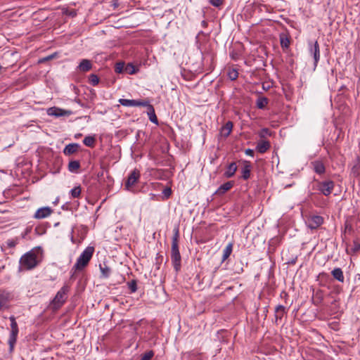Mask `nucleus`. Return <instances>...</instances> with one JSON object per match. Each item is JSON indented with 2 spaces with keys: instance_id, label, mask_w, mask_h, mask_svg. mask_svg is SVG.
<instances>
[{
  "instance_id": "1a4fd4ad",
  "label": "nucleus",
  "mask_w": 360,
  "mask_h": 360,
  "mask_svg": "<svg viewBox=\"0 0 360 360\" xmlns=\"http://www.w3.org/2000/svg\"><path fill=\"white\" fill-rule=\"evenodd\" d=\"M46 112L48 115L56 117L69 116L72 114L71 110H67L57 107H51L48 108Z\"/></svg>"
},
{
  "instance_id": "7ed1b4c3",
  "label": "nucleus",
  "mask_w": 360,
  "mask_h": 360,
  "mask_svg": "<svg viewBox=\"0 0 360 360\" xmlns=\"http://www.w3.org/2000/svg\"><path fill=\"white\" fill-rule=\"evenodd\" d=\"M94 252V248L92 246L86 247L77 259L73 269L75 271L83 270L89 264Z\"/></svg>"
},
{
  "instance_id": "b1692460",
  "label": "nucleus",
  "mask_w": 360,
  "mask_h": 360,
  "mask_svg": "<svg viewBox=\"0 0 360 360\" xmlns=\"http://www.w3.org/2000/svg\"><path fill=\"white\" fill-rule=\"evenodd\" d=\"M80 167L79 162L77 160H72L69 162L68 169L71 172H77Z\"/></svg>"
},
{
  "instance_id": "423d86ee",
  "label": "nucleus",
  "mask_w": 360,
  "mask_h": 360,
  "mask_svg": "<svg viewBox=\"0 0 360 360\" xmlns=\"http://www.w3.org/2000/svg\"><path fill=\"white\" fill-rule=\"evenodd\" d=\"M309 51L314 58V69L320 60V48L317 41L309 43Z\"/></svg>"
},
{
  "instance_id": "dca6fc26",
  "label": "nucleus",
  "mask_w": 360,
  "mask_h": 360,
  "mask_svg": "<svg viewBox=\"0 0 360 360\" xmlns=\"http://www.w3.org/2000/svg\"><path fill=\"white\" fill-rule=\"evenodd\" d=\"M144 107H147L148 109V115L149 120L151 122L158 124V118L155 115L154 108L152 105L150 104V102L148 101V105H145Z\"/></svg>"
},
{
  "instance_id": "ddd939ff",
  "label": "nucleus",
  "mask_w": 360,
  "mask_h": 360,
  "mask_svg": "<svg viewBox=\"0 0 360 360\" xmlns=\"http://www.w3.org/2000/svg\"><path fill=\"white\" fill-rule=\"evenodd\" d=\"M233 129V123L231 121H228L221 129L220 136L224 138L228 137Z\"/></svg>"
},
{
  "instance_id": "ea45409f",
  "label": "nucleus",
  "mask_w": 360,
  "mask_h": 360,
  "mask_svg": "<svg viewBox=\"0 0 360 360\" xmlns=\"http://www.w3.org/2000/svg\"><path fill=\"white\" fill-rule=\"evenodd\" d=\"M245 155H248V156H250V157H253L254 156V150L252 149H250V148H248L245 150Z\"/></svg>"
},
{
  "instance_id": "39448f33",
  "label": "nucleus",
  "mask_w": 360,
  "mask_h": 360,
  "mask_svg": "<svg viewBox=\"0 0 360 360\" xmlns=\"http://www.w3.org/2000/svg\"><path fill=\"white\" fill-rule=\"evenodd\" d=\"M69 291L68 285H63L56 293L52 303L55 308H59L67 299V293Z\"/></svg>"
},
{
  "instance_id": "2f4dec72",
  "label": "nucleus",
  "mask_w": 360,
  "mask_h": 360,
  "mask_svg": "<svg viewBox=\"0 0 360 360\" xmlns=\"http://www.w3.org/2000/svg\"><path fill=\"white\" fill-rule=\"evenodd\" d=\"M238 72L235 70H232L229 72V77L231 80H234L238 77Z\"/></svg>"
},
{
  "instance_id": "f8f14e48",
  "label": "nucleus",
  "mask_w": 360,
  "mask_h": 360,
  "mask_svg": "<svg viewBox=\"0 0 360 360\" xmlns=\"http://www.w3.org/2000/svg\"><path fill=\"white\" fill-rule=\"evenodd\" d=\"M51 212L52 210L49 207H41L36 211L34 218L44 219L51 215Z\"/></svg>"
},
{
  "instance_id": "4be33fe9",
  "label": "nucleus",
  "mask_w": 360,
  "mask_h": 360,
  "mask_svg": "<svg viewBox=\"0 0 360 360\" xmlns=\"http://www.w3.org/2000/svg\"><path fill=\"white\" fill-rule=\"evenodd\" d=\"M79 69L80 71L82 72H87L91 68V62L89 60L83 59L79 66Z\"/></svg>"
},
{
  "instance_id": "c756f323",
  "label": "nucleus",
  "mask_w": 360,
  "mask_h": 360,
  "mask_svg": "<svg viewBox=\"0 0 360 360\" xmlns=\"http://www.w3.org/2000/svg\"><path fill=\"white\" fill-rule=\"evenodd\" d=\"M281 45L282 48L287 49L290 45V40L288 37H281Z\"/></svg>"
},
{
  "instance_id": "f257e3e1",
  "label": "nucleus",
  "mask_w": 360,
  "mask_h": 360,
  "mask_svg": "<svg viewBox=\"0 0 360 360\" xmlns=\"http://www.w3.org/2000/svg\"><path fill=\"white\" fill-rule=\"evenodd\" d=\"M40 262L39 255L34 250H31L22 255L20 259V268L23 270L34 269Z\"/></svg>"
},
{
  "instance_id": "473e14b6",
  "label": "nucleus",
  "mask_w": 360,
  "mask_h": 360,
  "mask_svg": "<svg viewBox=\"0 0 360 360\" xmlns=\"http://www.w3.org/2000/svg\"><path fill=\"white\" fill-rule=\"evenodd\" d=\"M259 136H260L261 138H263V137H264L266 135H269V136H270V135H271V134H270V132H269V130L267 128H264V129H262L260 131V132H259Z\"/></svg>"
},
{
  "instance_id": "72a5a7b5",
  "label": "nucleus",
  "mask_w": 360,
  "mask_h": 360,
  "mask_svg": "<svg viewBox=\"0 0 360 360\" xmlns=\"http://www.w3.org/2000/svg\"><path fill=\"white\" fill-rule=\"evenodd\" d=\"M153 356V352L152 351H150L143 354L141 360H150Z\"/></svg>"
},
{
  "instance_id": "20e7f679",
  "label": "nucleus",
  "mask_w": 360,
  "mask_h": 360,
  "mask_svg": "<svg viewBox=\"0 0 360 360\" xmlns=\"http://www.w3.org/2000/svg\"><path fill=\"white\" fill-rule=\"evenodd\" d=\"M10 321L11 330L8 338V345L10 347V352H12L17 341L18 327L17 322L15 321V319L13 316L10 317Z\"/></svg>"
},
{
  "instance_id": "e433bc0d",
  "label": "nucleus",
  "mask_w": 360,
  "mask_h": 360,
  "mask_svg": "<svg viewBox=\"0 0 360 360\" xmlns=\"http://www.w3.org/2000/svg\"><path fill=\"white\" fill-rule=\"evenodd\" d=\"M123 68H124V63H117V65L115 66V72L117 73H121L122 72Z\"/></svg>"
},
{
  "instance_id": "f03ea898",
  "label": "nucleus",
  "mask_w": 360,
  "mask_h": 360,
  "mask_svg": "<svg viewBox=\"0 0 360 360\" xmlns=\"http://www.w3.org/2000/svg\"><path fill=\"white\" fill-rule=\"evenodd\" d=\"M179 230L176 229L175 234L172 238L171 247V259L176 271L181 268V257L179 250L178 245Z\"/></svg>"
},
{
  "instance_id": "bb28decb",
  "label": "nucleus",
  "mask_w": 360,
  "mask_h": 360,
  "mask_svg": "<svg viewBox=\"0 0 360 360\" xmlns=\"http://www.w3.org/2000/svg\"><path fill=\"white\" fill-rule=\"evenodd\" d=\"M77 144H69L65 146L64 149V153L65 154H71L75 153L77 150Z\"/></svg>"
},
{
  "instance_id": "5701e85b",
  "label": "nucleus",
  "mask_w": 360,
  "mask_h": 360,
  "mask_svg": "<svg viewBox=\"0 0 360 360\" xmlns=\"http://www.w3.org/2000/svg\"><path fill=\"white\" fill-rule=\"evenodd\" d=\"M232 250V243H229L223 250L222 261H225L231 255Z\"/></svg>"
},
{
  "instance_id": "a211bd4d",
  "label": "nucleus",
  "mask_w": 360,
  "mask_h": 360,
  "mask_svg": "<svg viewBox=\"0 0 360 360\" xmlns=\"http://www.w3.org/2000/svg\"><path fill=\"white\" fill-rule=\"evenodd\" d=\"M314 170L316 173L321 174L325 172V166L321 161H314L312 162Z\"/></svg>"
},
{
  "instance_id": "6e6552de",
  "label": "nucleus",
  "mask_w": 360,
  "mask_h": 360,
  "mask_svg": "<svg viewBox=\"0 0 360 360\" xmlns=\"http://www.w3.org/2000/svg\"><path fill=\"white\" fill-rule=\"evenodd\" d=\"M119 103L125 107H139L148 105V101L120 98Z\"/></svg>"
},
{
  "instance_id": "a878e982",
  "label": "nucleus",
  "mask_w": 360,
  "mask_h": 360,
  "mask_svg": "<svg viewBox=\"0 0 360 360\" xmlns=\"http://www.w3.org/2000/svg\"><path fill=\"white\" fill-rule=\"evenodd\" d=\"M83 143L86 146L93 147L95 143V138L92 136H87L84 139Z\"/></svg>"
},
{
  "instance_id": "393cba45",
  "label": "nucleus",
  "mask_w": 360,
  "mask_h": 360,
  "mask_svg": "<svg viewBox=\"0 0 360 360\" xmlns=\"http://www.w3.org/2000/svg\"><path fill=\"white\" fill-rule=\"evenodd\" d=\"M268 103V100L265 97H260L257 100V107L259 109H263Z\"/></svg>"
},
{
  "instance_id": "f704fd0d",
  "label": "nucleus",
  "mask_w": 360,
  "mask_h": 360,
  "mask_svg": "<svg viewBox=\"0 0 360 360\" xmlns=\"http://www.w3.org/2000/svg\"><path fill=\"white\" fill-rule=\"evenodd\" d=\"M129 288L130 289L131 292H136L137 290L136 283L134 281L129 283Z\"/></svg>"
},
{
  "instance_id": "58836bf2",
  "label": "nucleus",
  "mask_w": 360,
  "mask_h": 360,
  "mask_svg": "<svg viewBox=\"0 0 360 360\" xmlns=\"http://www.w3.org/2000/svg\"><path fill=\"white\" fill-rule=\"evenodd\" d=\"M171 193H172V191L169 188H167L164 189V191H163V194L165 195V196L166 198H169L170 196Z\"/></svg>"
},
{
  "instance_id": "9b49d317",
  "label": "nucleus",
  "mask_w": 360,
  "mask_h": 360,
  "mask_svg": "<svg viewBox=\"0 0 360 360\" xmlns=\"http://www.w3.org/2000/svg\"><path fill=\"white\" fill-rule=\"evenodd\" d=\"M334 188L332 181H326L320 184L319 190L324 195H329Z\"/></svg>"
},
{
  "instance_id": "2eb2a0df",
  "label": "nucleus",
  "mask_w": 360,
  "mask_h": 360,
  "mask_svg": "<svg viewBox=\"0 0 360 360\" xmlns=\"http://www.w3.org/2000/svg\"><path fill=\"white\" fill-rule=\"evenodd\" d=\"M270 148V143L267 141H261L257 143L256 150L259 153H264Z\"/></svg>"
},
{
  "instance_id": "412c9836",
  "label": "nucleus",
  "mask_w": 360,
  "mask_h": 360,
  "mask_svg": "<svg viewBox=\"0 0 360 360\" xmlns=\"http://www.w3.org/2000/svg\"><path fill=\"white\" fill-rule=\"evenodd\" d=\"M333 276L340 282H343L345 277L340 268H335L331 272Z\"/></svg>"
},
{
  "instance_id": "7c9ffc66",
  "label": "nucleus",
  "mask_w": 360,
  "mask_h": 360,
  "mask_svg": "<svg viewBox=\"0 0 360 360\" xmlns=\"http://www.w3.org/2000/svg\"><path fill=\"white\" fill-rule=\"evenodd\" d=\"M89 82L93 86H96L99 82V79L96 75H91Z\"/></svg>"
},
{
  "instance_id": "c9c22d12",
  "label": "nucleus",
  "mask_w": 360,
  "mask_h": 360,
  "mask_svg": "<svg viewBox=\"0 0 360 360\" xmlns=\"http://www.w3.org/2000/svg\"><path fill=\"white\" fill-rule=\"evenodd\" d=\"M360 250V244L357 241H354L353 243V247L352 248V252H356Z\"/></svg>"
},
{
  "instance_id": "f3484780",
  "label": "nucleus",
  "mask_w": 360,
  "mask_h": 360,
  "mask_svg": "<svg viewBox=\"0 0 360 360\" xmlns=\"http://www.w3.org/2000/svg\"><path fill=\"white\" fill-rule=\"evenodd\" d=\"M237 170V165L235 162H231L229 164V165L227 167L226 170L224 173V176L226 178H230L233 176L236 172Z\"/></svg>"
},
{
  "instance_id": "9d476101",
  "label": "nucleus",
  "mask_w": 360,
  "mask_h": 360,
  "mask_svg": "<svg viewBox=\"0 0 360 360\" xmlns=\"http://www.w3.org/2000/svg\"><path fill=\"white\" fill-rule=\"evenodd\" d=\"M323 222L322 217L319 215L310 216L307 220V226L311 229H316Z\"/></svg>"
},
{
  "instance_id": "cd10ccee",
  "label": "nucleus",
  "mask_w": 360,
  "mask_h": 360,
  "mask_svg": "<svg viewBox=\"0 0 360 360\" xmlns=\"http://www.w3.org/2000/svg\"><path fill=\"white\" fill-rule=\"evenodd\" d=\"M70 195L72 198H78L80 195L81 193V188L80 186H76L70 190Z\"/></svg>"
},
{
  "instance_id": "4c0bfd02",
  "label": "nucleus",
  "mask_w": 360,
  "mask_h": 360,
  "mask_svg": "<svg viewBox=\"0 0 360 360\" xmlns=\"http://www.w3.org/2000/svg\"><path fill=\"white\" fill-rule=\"evenodd\" d=\"M210 3L214 6H216V7H218L220 5L222 4L223 3V0H210Z\"/></svg>"
},
{
  "instance_id": "aec40b11",
  "label": "nucleus",
  "mask_w": 360,
  "mask_h": 360,
  "mask_svg": "<svg viewBox=\"0 0 360 360\" xmlns=\"http://www.w3.org/2000/svg\"><path fill=\"white\" fill-rule=\"evenodd\" d=\"M233 186V183L231 181H228L222 185H221L216 191V193L219 195H223L227 191H229Z\"/></svg>"
},
{
  "instance_id": "4468645a",
  "label": "nucleus",
  "mask_w": 360,
  "mask_h": 360,
  "mask_svg": "<svg viewBox=\"0 0 360 360\" xmlns=\"http://www.w3.org/2000/svg\"><path fill=\"white\" fill-rule=\"evenodd\" d=\"M11 300V295L7 292H0V310L3 308L7 307L8 304Z\"/></svg>"
},
{
  "instance_id": "6ab92c4d",
  "label": "nucleus",
  "mask_w": 360,
  "mask_h": 360,
  "mask_svg": "<svg viewBox=\"0 0 360 360\" xmlns=\"http://www.w3.org/2000/svg\"><path fill=\"white\" fill-rule=\"evenodd\" d=\"M250 170H251L250 164L248 162L245 161V165L241 169L242 177L244 179L246 180V179H249V177L250 176Z\"/></svg>"
},
{
  "instance_id": "a19ab883",
  "label": "nucleus",
  "mask_w": 360,
  "mask_h": 360,
  "mask_svg": "<svg viewBox=\"0 0 360 360\" xmlns=\"http://www.w3.org/2000/svg\"><path fill=\"white\" fill-rule=\"evenodd\" d=\"M284 310H285V307L282 305H278L276 308V311L278 313H279V312L283 313L284 311Z\"/></svg>"
},
{
  "instance_id": "0eeeda50",
  "label": "nucleus",
  "mask_w": 360,
  "mask_h": 360,
  "mask_svg": "<svg viewBox=\"0 0 360 360\" xmlns=\"http://www.w3.org/2000/svg\"><path fill=\"white\" fill-rule=\"evenodd\" d=\"M140 178V172L137 169L133 170L128 176L125 183V188L128 191H131L132 188L136 184Z\"/></svg>"
},
{
  "instance_id": "c85d7f7f",
  "label": "nucleus",
  "mask_w": 360,
  "mask_h": 360,
  "mask_svg": "<svg viewBox=\"0 0 360 360\" xmlns=\"http://www.w3.org/2000/svg\"><path fill=\"white\" fill-rule=\"evenodd\" d=\"M100 269L103 276H104L105 277H108L110 275V269L106 265H105L104 266L100 265Z\"/></svg>"
}]
</instances>
